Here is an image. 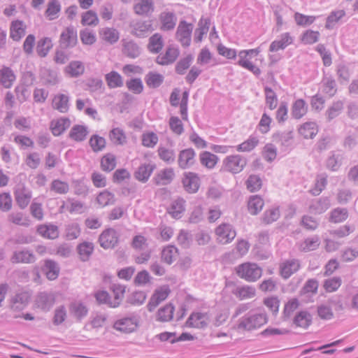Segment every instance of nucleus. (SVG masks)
<instances>
[{"label": "nucleus", "instance_id": "69168bd1", "mask_svg": "<svg viewBox=\"0 0 358 358\" xmlns=\"http://www.w3.org/2000/svg\"><path fill=\"white\" fill-rule=\"evenodd\" d=\"M13 263H31L34 260L33 254L28 251H20L15 252L12 259Z\"/></svg>", "mask_w": 358, "mask_h": 358}, {"label": "nucleus", "instance_id": "13d9d810", "mask_svg": "<svg viewBox=\"0 0 358 358\" xmlns=\"http://www.w3.org/2000/svg\"><path fill=\"white\" fill-rule=\"evenodd\" d=\"M259 144V139L255 136H250L238 145L237 151L247 152L253 150Z\"/></svg>", "mask_w": 358, "mask_h": 358}, {"label": "nucleus", "instance_id": "de8ad7c7", "mask_svg": "<svg viewBox=\"0 0 358 358\" xmlns=\"http://www.w3.org/2000/svg\"><path fill=\"white\" fill-rule=\"evenodd\" d=\"M8 220L15 225L27 226L29 224L30 220L22 212H13L8 216Z\"/></svg>", "mask_w": 358, "mask_h": 358}, {"label": "nucleus", "instance_id": "e2e57ef3", "mask_svg": "<svg viewBox=\"0 0 358 358\" xmlns=\"http://www.w3.org/2000/svg\"><path fill=\"white\" fill-rule=\"evenodd\" d=\"M126 87L129 91L135 94H140L143 92L144 86L140 78H132L126 82Z\"/></svg>", "mask_w": 358, "mask_h": 358}, {"label": "nucleus", "instance_id": "338daca9", "mask_svg": "<svg viewBox=\"0 0 358 358\" xmlns=\"http://www.w3.org/2000/svg\"><path fill=\"white\" fill-rule=\"evenodd\" d=\"M101 166L103 171H110L115 168L116 159L112 154L105 155L101 160Z\"/></svg>", "mask_w": 358, "mask_h": 358}, {"label": "nucleus", "instance_id": "4d7b16f0", "mask_svg": "<svg viewBox=\"0 0 358 358\" xmlns=\"http://www.w3.org/2000/svg\"><path fill=\"white\" fill-rule=\"evenodd\" d=\"M294 19L298 26L308 27L314 23L316 20V17L314 15H306L296 12L294 15Z\"/></svg>", "mask_w": 358, "mask_h": 358}, {"label": "nucleus", "instance_id": "423d86ee", "mask_svg": "<svg viewBox=\"0 0 358 358\" xmlns=\"http://www.w3.org/2000/svg\"><path fill=\"white\" fill-rule=\"evenodd\" d=\"M192 29L193 24L192 23H187L184 20L180 22L176 33V38L182 47L190 45Z\"/></svg>", "mask_w": 358, "mask_h": 358}, {"label": "nucleus", "instance_id": "603ef678", "mask_svg": "<svg viewBox=\"0 0 358 358\" xmlns=\"http://www.w3.org/2000/svg\"><path fill=\"white\" fill-rule=\"evenodd\" d=\"M320 37V34L319 31L307 29L301 34V41L304 45H312L317 43Z\"/></svg>", "mask_w": 358, "mask_h": 358}, {"label": "nucleus", "instance_id": "ddd939ff", "mask_svg": "<svg viewBox=\"0 0 358 358\" xmlns=\"http://www.w3.org/2000/svg\"><path fill=\"white\" fill-rule=\"evenodd\" d=\"M77 42V31L73 27L65 28L61 33L59 43L65 48L73 47Z\"/></svg>", "mask_w": 358, "mask_h": 358}, {"label": "nucleus", "instance_id": "72a5a7b5", "mask_svg": "<svg viewBox=\"0 0 358 358\" xmlns=\"http://www.w3.org/2000/svg\"><path fill=\"white\" fill-rule=\"evenodd\" d=\"M164 47V39L159 33H155L151 36L148 41V49L152 53H159Z\"/></svg>", "mask_w": 358, "mask_h": 358}, {"label": "nucleus", "instance_id": "f704fd0d", "mask_svg": "<svg viewBox=\"0 0 358 358\" xmlns=\"http://www.w3.org/2000/svg\"><path fill=\"white\" fill-rule=\"evenodd\" d=\"M299 268L300 264L297 260H289L281 265L280 274L284 278H288L296 272Z\"/></svg>", "mask_w": 358, "mask_h": 358}, {"label": "nucleus", "instance_id": "4be33fe9", "mask_svg": "<svg viewBox=\"0 0 358 358\" xmlns=\"http://www.w3.org/2000/svg\"><path fill=\"white\" fill-rule=\"evenodd\" d=\"M195 152L192 148L182 150L178 155V165L181 169H187L194 163Z\"/></svg>", "mask_w": 358, "mask_h": 358}, {"label": "nucleus", "instance_id": "c9c22d12", "mask_svg": "<svg viewBox=\"0 0 358 358\" xmlns=\"http://www.w3.org/2000/svg\"><path fill=\"white\" fill-rule=\"evenodd\" d=\"M88 134L87 127L80 124L74 125L69 134V138L74 141L80 142L84 141Z\"/></svg>", "mask_w": 358, "mask_h": 358}, {"label": "nucleus", "instance_id": "774afa93", "mask_svg": "<svg viewBox=\"0 0 358 358\" xmlns=\"http://www.w3.org/2000/svg\"><path fill=\"white\" fill-rule=\"evenodd\" d=\"M266 103L271 110H273L278 105V97L275 92L270 87L264 88Z\"/></svg>", "mask_w": 358, "mask_h": 358}, {"label": "nucleus", "instance_id": "49530a36", "mask_svg": "<svg viewBox=\"0 0 358 358\" xmlns=\"http://www.w3.org/2000/svg\"><path fill=\"white\" fill-rule=\"evenodd\" d=\"M164 76L157 72H149L145 77L148 87L150 88L159 87L164 82Z\"/></svg>", "mask_w": 358, "mask_h": 358}, {"label": "nucleus", "instance_id": "a19ab883", "mask_svg": "<svg viewBox=\"0 0 358 358\" xmlns=\"http://www.w3.org/2000/svg\"><path fill=\"white\" fill-rule=\"evenodd\" d=\"M239 300H245L254 298L256 296L255 287L249 285H243L238 287L234 292Z\"/></svg>", "mask_w": 358, "mask_h": 358}, {"label": "nucleus", "instance_id": "052dcab7", "mask_svg": "<svg viewBox=\"0 0 358 358\" xmlns=\"http://www.w3.org/2000/svg\"><path fill=\"white\" fill-rule=\"evenodd\" d=\"M109 138L111 142L117 145H122L126 143L127 136L123 130L120 128H114L109 133Z\"/></svg>", "mask_w": 358, "mask_h": 358}, {"label": "nucleus", "instance_id": "a878e982", "mask_svg": "<svg viewBox=\"0 0 358 358\" xmlns=\"http://www.w3.org/2000/svg\"><path fill=\"white\" fill-rule=\"evenodd\" d=\"M175 307L172 303H166L161 307L156 313V320L161 322H167L173 317Z\"/></svg>", "mask_w": 358, "mask_h": 358}, {"label": "nucleus", "instance_id": "79ce46f5", "mask_svg": "<svg viewBox=\"0 0 358 358\" xmlns=\"http://www.w3.org/2000/svg\"><path fill=\"white\" fill-rule=\"evenodd\" d=\"M318 132V128L314 122H306L299 129V133L305 138H313Z\"/></svg>", "mask_w": 358, "mask_h": 358}, {"label": "nucleus", "instance_id": "09e8293b", "mask_svg": "<svg viewBox=\"0 0 358 358\" xmlns=\"http://www.w3.org/2000/svg\"><path fill=\"white\" fill-rule=\"evenodd\" d=\"M85 67L81 62H71L65 68V73L71 77H77L84 73Z\"/></svg>", "mask_w": 358, "mask_h": 358}, {"label": "nucleus", "instance_id": "c85d7f7f", "mask_svg": "<svg viewBox=\"0 0 358 358\" xmlns=\"http://www.w3.org/2000/svg\"><path fill=\"white\" fill-rule=\"evenodd\" d=\"M55 296L52 294L40 293L35 300V305L38 308L47 310L55 303Z\"/></svg>", "mask_w": 358, "mask_h": 358}, {"label": "nucleus", "instance_id": "2eb2a0df", "mask_svg": "<svg viewBox=\"0 0 358 358\" xmlns=\"http://www.w3.org/2000/svg\"><path fill=\"white\" fill-rule=\"evenodd\" d=\"M100 245L105 249L113 248L118 242V236L115 230L108 229L102 232L99 237Z\"/></svg>", "mask_w": 358, "mask_h": 358}, {"label": "nucleus", "instance_id": "f03ea898", "mask_svg": "<svg viewBox=\"0 0 358 358\" xmlns=\"http://www.w3.org/2000/svg\"><path fill=\"white\" fill-rule=\"evenodd\" d=\"M267 322L266 313L247 314L238 320L235 329L241 333L252 331L261 328Z\"/></svg>", "mask_w": 358, "mask_h": 358}, {"label": "nucleus", "instance_id": "ea45409f", "mask_svg": "<svg viewBox=\"0 0 358 358\" xmlns=\"http://www.w3.org/2000/svg\"><path fill=\"white\" fill-rule=\"evenodd\" d=\"M155 169L154 164H143L140 166L135 173L136 178L141 182H146Z\"/></svg>", "mask_w": 358, "mask_h": 358}, {"label": "nucleus", "instance_id": "b1692460", "mask_svg": "<svg viewBox=\"0 0 358 358\" xmlns=\"http://www.w3.org/2000/svg\"><path fill=\"white\" fill-rule=\"evenodd\" d=\"M16 79L13 71L8 67L3 66L0 69V84L5 88H10Z\"/></svg>", "mask_w": 358, "mask_h": 358}, {"label": "nucleus", "instance_id": "e433bc0d", "mask_svg": "<svg viewBox=\"0 0 358 358\" xmlns=\"http://www.w3.org/2000/svg\"><path fill=\"white\" fill-rule=\"evenodd\" d=\"M264 206V199L258 195L251 196L248 201V209L250 214L257 215Z\"/></svg>", "mask_w": 358, "mask_h": 358}, {"label": "nucleus", "instance_id": "6e6d98bb", "mask_svg": "<svg viewBox=\"0 0 358 358\" xmlns=\"http://www.w3.org/2000/svg\"><path fill=\"white\" fill-rule=\"evenodd\" d=\"M152 30V24L146 21L136 22L132 29V34L136 36H143L148 31Z\"/></svg>", "mask_w": 358, "mask_h": 358}, {"label": "nucleus", "instance_id": "9d476101", "mask_svg": "<svg viewBox=\"0 0 358 358\" xmlns=\"http://www.w3.org/2000/svg\"><path fill=\"white\" fill-rule=\"evenodd\" d=\"M209 322V317L206 313L201 312L192 313L185 322V325L189 328L204 329Z\"/></svg>", "mask_w": 358, "mask_h": 358}, {"label": "nucleus", "instance_id": "473e14b6", "mask_svg": "<svg viewBox=\"0 0 358 358\" xmlns=\"http://www.w3.org/2000/svg\"><path fill=\"white\" fill-rule=\"evenodd\" d=\"M95 201L99 208H104L113 204L115 201V197L112 192L104 190L96 196Z\"/></svg>", "mask_w": 358, "mask_h": 358}, {"label": "nucleus", "instance_id": "f8f14e48", "mask_svg": "<svg viewBox=\"0 0 358 358\" xmlns=\"http://www.w3.org/2000/svg\"><path fill=\"white\" fill-rule=\"evenodd\" d=\"M14 192L18 206L22 209L27 208L32 196L31 192L24 185H20L17 186Z\"/></svg>", "mask_w": 358, "mask_h": 358}, {"label": "nucleus", "instance_id": "aec40b11", "mask_svg": "<svg viewBox=\"0 0 358 358\" xmlns=\"http://www.w3.org/2000/svg\"><path fill=\"white\" fill-rule=\"evenodd\" d=\"M30 295L27 292H22L16 294L10 299V309L13 311L23 309L27 304Z\"/></svg>", "mask_w": 358, "mask_h": 358}, {"label": "nucleus", "instance_id": "f257e3e1", "mask_svg": "<svg viewBox=\"0 0 358 358\" xmlns=\"http://www.w3.org/2000/svg\"><path fill=\"white\" fill-rule=\"evenodd\" d=\"M261 48H256L253 49L242 50L238 52V60L237 64L242 68L250 71L255 75H259L261 70L257 65V62H262L263 59L260 58Z\"/></svg>", "mask_w": 358, "mask_h": 358}, {"label": "nucleus", "instance_id": "dca6fc26", "mask_svg": "<svg viewBox=\"0 0 358 358\" xmlns=\"http://www.w3.org/2000/svg\"><path fill=\"white\" fill-rule=\"evenodd\" d=\"M71 125L68 117H59L52 120L50 123V129L55 136L62 135Z\"/></svg>", "mask_w": 358, "mask_h": 358}, {"label": "nucleus", "instance_id": "a211bd4d", "mask_svg": "<svg viewBox=\"0 0 358 358\" xmlns=\"http://www.w3.org/2000/svg\"><path fill=\"white\" fill-rule=\"evenodd\" d=\"M100 39L108 44H114L120 39V32L113 27H104L99 31Z\"/></svg>", "mask_w": 358, "mask_h": 358}, {"label": "nucleus", "instance_id": "c03bdc74", "mask_svg": "<svg viewBox=\"0 0 358 358\" xmlns=\"http://www.w3.org/2000/svg\"><path fill=\"white\" fill-rule=\"evenodd\" d=\"M308 107L303 99H299L296 100L292 106V116L296 119H300L306 115Z\"/></svg>", "mask_w": 358, "mask_h": 358}, {"label": "nucleus", "instance_id": "1a4fd4ad", "mask_svg": "<svg viewBox=\"0 0 358 358\" xmlns=\"http://www.w3.org/2000/svg\"><path fill=\"white\" fill-rule=\"evenodd\" d=\"M215 235L218 242L227 244L232 241L236 237V231L229 224H221L215 229Z\"/></svg>", "mask_w": 358, "mask_h": 358}, {"label": "nucleus", "instance_id": "393cba45", "mask_svg": "<svg viewBox=\"0 0 358 358\" xmlns=\"http://www.w3.org/2000/svg\"><path fill=\"white\" fill-rule=\"evenodd\" d=\"M160 29L169 31L174 29L176 24V17L173 13L162 12L159 15Z\"/></svg>", "mask_w": 358, "mask_h": 358}, {"label": "nucleus", "instance_id": "9b49d317", "mask_svg": "<svg viewBox=\"0 0 358 358\" xmlns=\"http://www.w3.org/2000/svg\"><path fill=\"white\" fill-rule=\"evenodd\" d=\"M133 10L139 16H149L155 11L153 0H135Z\"/></svg>", "mask_w": 358, "mask_h": 358}, {"label": "nucleus", "instance_id": "f3484780", "mask_svg": "<svg viewBox=\"0 0 358 358\" xmlns=\"http://www.w3.org/2000/svg\"><path fill=\"white\" fill-rule=\"evenodd\" d=\"M37 234L46 239H55L59 236L58 227L52 224H42L36 227Z\"/></svg>", "mask_w": 358, "mask_h": 358}, {"label": "nucleus", "instance_id": "4c0bfd02", "mask_svg": "<svg viewBox=\"0 0 358 358\" xmlns=\"http://www.w3.org/2000/svg\"><path fill=\"white\" fill-rule=\"evenodd\" d=\"M26 25L22 21L15 20L12 22L10 26V37L14 41L20 40L25 34Z\"/></svg>", "mask_w": 358, "mask_h": 358}, {"label": "nucleus", "instance_id": "5701e85b", "mask_svg": "<svg viewBox=\"0 0 358 358\" xmlns=\"http://www.w3.org/2000/svg\"><path fill=\"white\" fill-rule=\"evenodd\" d=\"M293 42L292 37L289 33L282 34L278 39L273 41L270 46V52H278L284 50Z\"/></svg>", "mask_w": 358, "mask_h": 358}, {"label": "nucleus", "instance_id": "cd10ccee", "mask_svg": "<svg viewBox=\"0 0 358 358\" xmlns=\"http://www.w3.org/2000/svg\"><path fill=\"white\" fill-rule=\"evenodd\" d=\"M175 177L174 170L172 168H166L158 172L154 180L157 185H164L170 183Z\"/></svg>", "mask_w": 358, "mask_h": 358}, {"label": "nucleus", "instance_id": "0e129e2a", "mask_svg": "<svg viewBox=\"0 0 358 358\" xmlns=\"http://www.w3.org/2000/svg\"><path fill=\"white\" fill-rule=\"evenodd\" d=\"M348 217V213L346 209L336 208L331 211L329 221L333 223H341L344 222Z\"/></svg>", "mask_w": 358, "mask_h": 358}, {"label": "nucleus", "instance_id": "7c9ffc66", "mask_svg": "<svg viewBox=\"0 0 358 358\" xmlns=\"http://www.w3.org/2000/svg\"><path fill=\"white\" fill-rule=\"evenodd\" d=\"M61 11V4L58 0H50L48 1L45 10V17L48 20H54L58 18Z\"/></svg>", "mask_w": 358, "mask_h": 358}, {"label": "nucleus", "instance_id": "864d4df0", "mask_svg": "<svg viewBox=\"0 0 358 358\" xmlns=\"http://www.w3.org/2000/svg\"><path fill=\"white\" fill-rule=\"evenodd\" d=\"M99 22L96 12L90 10L84 12L81 15V24L83 26H96Z\"/></svg>", "mask_w": 358, "mask_h": 358}, {"label": "nucleus", "instance_id": "c756f323", "mask_svg": "<svg viewBox=\"0 0 358 358\" xmlns=\"http://www.w3.org/2000/svg\"><path fill=\"white\" fill-rule=\"evenodd\" d=\"M42 271L48 280H54L59 276V268L55 262L47 259L44 262Z\"/></svg>", "mask_w": 358, "mask_h": 358}, {"label": "nucleus", "instance_id": "20e7f679", "mask_svg": "<svg viewBox=\"0 0 358 358\" xmlns=\"http://www.w3.org/2000/svg\"><path fill=\"white\" fill-rule=\"evenodd\" d=\"M171 292V289L168 285H163L157 287L154 290L148 303V308L149 311H152L161 303L166 300Z\"/></svg>", "mask_w": 358, "mask_h": 358}, {"label": "nucleus", "instance_id": "0eeeda50", "mask_svg": "<svg viewBox=\"0 0 358 358\" xmlns=\"http://www.w3.org/2000/svg\"><path fill=\"white\" fill-rule=\"evenodd\" d=\"M138 327V322L134 317H123L117 320L113 327L121 334H131L135 331Z\"/></svg>", "mask_w": 358, "mask_h": 358}, {"label": "nucleus", "instance_id": "bf43d9fd", "mask_svg": "<svg viewBox=\"0 0 358 358\" xmlns=\"http://www.w3.org/2000/svg\"><path fill=\"white\" fill-rule=\"evenodd\" d=\"M122 52L127 56L131 58H135L139 55V50L138 45L133 41H122Z\"/></svg>", "mask_w": 358, "mask_h": 358}, {"label": "nucleus", "instance_id": "6e6552de", "mask_svg": "<svg viewBox=\"0 0 358 358\" xmlns=\"http://www.w3.org/2000/svg\"><path fill=\"white\" fill-rule=\"evenodd\" d=\"M179 55V48L175 45H169L163 53L157 57L156 62L160 65H169L175 62Z\"/></svg>", "mask_w": 358, "mask_h": 358}, {"label": "nucleus", "instance_id": "39448f33", "mask_svg": "<svg viewBox=\"0 0 358 358\" xmlns=\"http://www.w3.org/2000/svg\"><path fill=\"white\" fill-rule=\"evenodd\" d=\"M246 159L240 155H230L224 158L222 169L232 173H240L246 166Z\"/></svg>", "mask_w": 358, "mask_h": 358}, {"label": "nucleus", "instance_id": "2f4dec72", "mask_svg": "<svg viewBox=\"0 0 358 358\" xmlns=\"http://www.w3.org/2000/svg\"><path fill=\"white\" fill-rule=\"evenodd\" d=\"M185 201L182 199H177L171 202L168 208V213L174 218H180L185 210Z\"/></svg>", "mask_w": 358, "mask_h": 358}, {"label": "nucleus", "instance_id": "58836bf2", "mask_svg": "<svg viewBox=\"0 0 358 358\" xmlns=\"http://www.w3.org/2000/svg\"><path fill=\"white\" fill-rule=\"evenodd\" d=\"M52 107L61 113H66L69 110V97L63 94H59L52 99Z\"/></svg>", "mask_w": 358, "mask_h": 358}, {"label": "nucleus", "instance_id": "bb28decb", "mask_svg": "<svg viewBox=\"0 0 358 358\" xmlns=\"http://www.w3.org/2000/svg\"><path fill=\"white\" fill-rule=\"evenodd\" d=\"M210 20L208 18L200 19L198 27L194 32V41L196 43H201L203 38V36L207 34L210 28Z\"/></svg>", "mask_w": 358, "mask_h": 358}, {"label": "nucleus", "instance_id": "5fc2aeb1", "mask_svg": "<svg viewBox=\"0 0 358 358\" xmlns=\"http://www.w3.org/2000/svg\"><path fill=\"white\" fill-rule=\"evenodd\" d=\"M106 81L110 88L120 87L123 85L122 76L116 71H111L106 75Z\"/></svg>", "mask_w": 358, "mask_h": 358}, {"label": "nucleus", "instance_id": "8fccbe9b", "mask_svg": "<svg viewBox=\"0 0 358 358\" xmlns=\"http://www.w3.org/2000/svg\"><path fill=\"white\" fill-rule=\"evenodd\" d=\"M201 164L208 169H213L218 162V157L210 152H203L199 155Z\"/></svg>", "mask_w": 358, "mask_h": 358}, {"label": "nucleus", "instance_id": "37998d69", "mask_svg": "<svg viewBox=\"0 0 358 358\" xmlns=\"http://www.w3.org/2000/svg\"><path fill=\"white\" fill-rule=\"evenodd\" d=\"M294 323L298 327L306 329L312 324V317L308 312L301 311L294 317Z\"/></svg>", "mask_w": 358, "mask_h": 358}, {"label": "nucleus", "instance_id": "7ed1b4c3", "mask_svg": "<svg viewBox=\"0 0 358 358\" xmlns=\"http://www.w3.org/2000/svg\"><path fill=\"white\" fill-rule=\"evenodd\" d=\"M236 275L247 282H256L262 275V269L257 264L245 262L235 268Z\"/></svg>", "mask_w": 358, "mask_h": 358}, {"label": "nucleus", "instance_id": "680f3d73", "mask_svg": "<svg viewBox=\"0 0 358 358\" xmlns=\"http://www.w3.org/2000/svg\"><path fill=\"white\" fill-rule=\"evenodd\" d=\"M342 280L339 277H333L324 281L323 287L327 292H334L341 286Z\"/></svg>", "mask_w": 358, "mask_h": 358}, {"label": "nucleus", "instance_id": "412c9836", "mask_svg": "<svg viewBox=\"0 0 358 358\" xmlns=\"http://www.w3.org/2000/svg\"><path fill=\"white\" fill-rule=\"evenodd\" d=\"M111 291L113 295L110 301V307L116 308L120 306L124 299L126 287L122 285L115 284L112 286Z\"/></svg>", "mask_w": 358, "mask_h": 358}, {"label": "nucleus", "instance_id": "a18cd8bd", "mask_svg": "<svg viewBox=\"0 0 358 358\" xmlns=\"http://www.w3.org/2000/svg\"><path fill=\"white\" fill-rule=\"evenodd\" d=\"M52 48V40L44 37L41 38L36 45V52L41 57H45Z\"/></svg>", "mask_w": 358, "mask_h": 358}, {"label": "nucleus", "instance_id": "6ab92c4d", "mask_svg": "<svg viewBox=\"0 0 358 358\" xmlns=\"http://www.w3.org/2000/svg\"><path fill=\"white\" fill-rule=\"evenodd\" d=\"M179 259V251L173 245L164 247L161 252V260L166 264L171 265Z\"/></svg>", "mask_w": 358, "mask_h": 358}, {"label": "nucleus", "instance_id": "4468645a", "mask_svg": "<svg viewBox=\"0 0 358 358\" xmlns=\"http://www.w3.org/2000/svg\"><path fill=\"white\" fill-rule=\"evenodd\" d=\"M182 184L185 189L189 193L196 192L200 187V179L198 175L193 172L184 174Z\"/></svg>", "mask_w": 358, "mask_h": 358}, {"label": "nucleus", "instance_id": "3c124183", "mask_svg": "<svg viewBox=\"0 0 358 358\" xmlns=\"http://www.w3.org/2000/svg\"><path fill=\"white\" fill-rule=\"evenodd\" d=\"M77 250L80 259L87 261L94 251V245L90 242H83L78 245Z\"/></svg>", "mask_w": 358, "mask_h": 358}]
</instances>
